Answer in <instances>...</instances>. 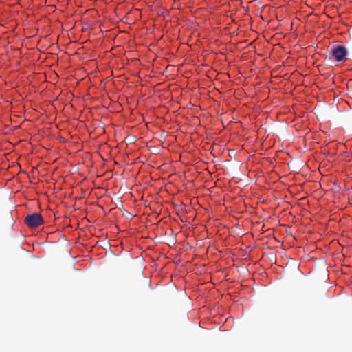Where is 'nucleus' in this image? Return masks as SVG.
<instances>
[{
	"label": "nucleus",
	"mask_w": 352,
	"mask_h": 352,
	"mask_svg": "<svg viewBox=\"0 0 352 352\" xmlns=\"http://www.w3.org/2000/svg\"><path fill=\"white\" fill-rule=\"evenodd\" d=\"M250 16L248 14H247L246 13L243 12V21H246V20L250 21Z\"/></svg>",
	"instance_id": "obj_5"
},
{
	"label": "nucleus",
	"mask_w": 352,
	"mask_h": 352,
	"mask_svg": "<svg viewBox=\"0 0 352 352\" xmlns=\"http://www.w3.org/2000/svg\"><path fill=\"white\" fill-rule=\"evenodd\" d=\"M252 247L249 245L246 248L245 250H243V261L248 259L250 257L249 252L252 250Z\"/></svg>",
	"instance_id": "obj_3"
},
{
	"label": "nucleus",
	"mask_w": 352,
	"mask_h": 352,
	"mask_svg": "<svg viewBox=\"0 0 352 352\" xmlns=\"http://www.w3.org/2000/svg\"><path fill=\"white\" fill-rule=\"evenodd\" d=\"M25 223L30 228H36L43 223V219L39 213H32L26 216Z\"/></svg>",
	"instance_id": "obj_2"
},
{
	"label": "nucleus",
	"mask_w": 352,
	"mask_h": 352,
	"mask_svg": "<svg viewBox=\"0 0 352 352\" xmlns=\"http://www.w3.org/2000/svg\"><path fill=\"white\" fill-rule=\"evenodd\" d=\"M246 47L248 49L249 52L254 49V46L252 45V42H250V43L247 44V46L245 47H243V55H245V54H246V52H244V50ZM244 58H245V56H243V59Z\"/></svg>",
	"instance_id": "obj_4"
},
{
	"label": "nucleus",
	"mask_w": 352,
	"mask_h": 352,
	"mask_svg": "<svg viewBox=\"0 0 352 352\" xmlns=\"http://www.w3.org/2000/svg\"><path fill=\"white\" fill-rule=\"evenodd\" d=\"M348 50L344 45H338L332 49L330 54L329 59L333 60L337 63H344L347 59Z\"/></svg>",
	"instance_id": "obj_1"
},
{
	"label": "nucleus",
	"mask_w": 352,
	"mask_h": 352,
	"mask_svg": "<svg viewBox=\"0 0 352 352\" xmlns=\"http://www.w3.org/2000/svg\"><path fill=\"white\" fill-rule=\"evenodd\" d=\"M250 181L245 182V183H248ZM243 184L245 183V180H243Z\"/></svg>",
	"instance_id": "obj_6"
},
{
	"label": "nucleus",
	"mask_w": 352,
	"mask_h": 352,
	"mask_svg": "<svg viewBox=\"0 0 352 352\" xmlns=\"http://www.w3.org/2000/svg\"><path fill=\"white\" fill-rule=\"evenodd\" d=\"M248 274L250 275V270L248 269Z\"/></svg>",
	"instance_id": "obj_7"
}]
</instances>
